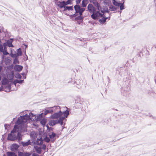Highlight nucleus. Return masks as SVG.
Wrapping results in <instances>:
<instances>
[{
  "label": "nucleus",
  "mask_w": 156,
  "mask_h": 156,
  "mask_svg": "<svg viewBox=\"0 0 156 156\" xmlns=\"http://www.w3.org/2000/svg\"><path fill=\"white\" fill-rule=\"evenodd\" d=\"M74 9L75 11L74 14L71 15L70 16V19H72L73 17H76L79 14H83V12L85 11V9L80 6L79 5H76L74 6Z\"/></svg>",
  "instance_id": "nucleus-1"
},
{
  "label": "nucleus",
  "mask_w": 156,
  "mask_h": 156,
  "mask_svg": "<svg viewBox=\"0 0 156 156\" xmlns=\"http://www.w3.org/2000/svg\"><path fill=\"white\" fill-rule=\"evenodd\" d=\"M70 81H69L68 83H71L74 84L76 87L78 89H80L83 86L82 80L80 79L77 80H75L74 78L70 79Z\"/></svg>",
  "instance_id": "nucleus-2"
},
{
  "label": "nucleus",
  "mask_w": 156,
  "mask_h": 156,
  "mask_svg": "<svg viewBox=\"0 0 156 156\" xmlns=\"http://www.w3.org/2000/svg\"><path fill=\"white\" fill-rule=\"evenodd\" d=\"M100 10H96L92 13L91 15V18L94 20H98L100 17L103 16V14H102V13L100 12Z\"/></svg>",
  "instance_id": "nucleus-3"
},
{
  "label": "nucleus",
  "mask_w": 156,
  "mask_h": 156,
  "mask_svg": "<svg viewBox=\"0 0 156 156\" xmlns=\"http://www.w3.org/2000/svg\"><path fill=\"white\" fill-rule=\"evenodd\" d=\"M60 107L58 106H55L54 107H52L50 108H48V109H46L44 111V115L45 116L48 113H52V112H55V110L56 109H59Z\"/></svg>",
  "instance_id": "nucleus-4"
},
{
  "label": "nucleus",
  "mask_w": 156,
  "mask_h": 156,
  "mask_svg": "<svg viewBox=\"0 0 156 156\" xmlns=\"http://www.w3.org/2000/svg\"><path fill=\"white\" fill-rule=\"evenodd\" d=\"M112 2L115 6L120 7V10H122L125 9L124 2L121 3L120 1H117V0H112Z\"/></svg>",
  "instance_id": "nucleus-5"
},
{
  "label": "nucleus",
  "mask_w": 156,
  "mask_h": 156,
  "mask_svg": "<svg viewBox=\"0 0 156 156\" xmlns=\"http://www.w3.org/2000/svg\"><path fill=\"white\" fill-rule=\"evenodd\" d=\"M62 114V112L60 110L58 112L54 113L50 117L53 119H58L61 117Z\"/></svg>",
  "instance_id": "nucleus-6"
},
{
  "label": "nucleus",
  "mask_w": 156,
  "mask_h": 156,
  "mask_svg": "<svg viewBox=\"0 0 156 156\" xmlns=\"http://www.w3.org/2000/svg\"><path fill=\"white\" fill-rule=\"evenodd\" d=\"M7 139L10 141H15L17 139L16 135L12 133H9L8 135Z\"/></svg>",
  "instance_id": "nucleus-7"
},
{
  "label": "nucleus",
  "mask_w": 156,
  "mask_h": 156,
  "mask_svg": "<svg viewBox=\"0 0 156 156\" xmlns=\"http://www.w3.org/2000/svg\"><path fill=\"white\" fill-rule=\"evenodd\" d=\"M87 9L88 11L91 14L96 10L95 7L91 4H89L87 6Z\"/></svg>",
  "instance_id": "nucleus-8"
},
{
  "label": "nucleus",
  "mask_w": 156,
  "mask_h": 156,
  "mask_svg": "<svg viewBox=\"0 0 156 156\" xmlns=\"http://www.w3.org/2000/svg\"><path fill=\"white\" fill-rule=\"evenodd\" d=\"M79 14V16H77L74 18H73H73L71 19L72 20L74 21H76L77 22L83 20V17L82 16L83 14Z\"/></svg>",
  "instance_id": "nucleus-9"
},
{
  "label": "nucleus",
  "mask_w": 156,
  "mask_h": 156,
  "mask_svg": "<svg viewBox=\"0 0 156 156\" xmlns=\"http://www.w3.org/2000/svg\"><path fill=\"white\" fill-rule=\"evenodd\" d=\"M56 4L59 7L61 8H64V9L65 6H66V5L65 4V1H63L62 2L59 1L57 2Z\"/></svg>",
  "instance_id": "nucleus-10"
},
{
  "label": "nucleus",
  "mask_w": 156,
  "mask_h": 156,
  "mask_svg": "<svg viewBox=\"0 0 156 156\" xmlns=\"http://www.w3.org/2000/svg\"><path fill=\"white\" fill-rule=\"evenodd\" d=\"M19 147V145L16 143L12 144L10 146V150L12 151L17 150Z\"/></svg>",
  "instance_id": "nucleus-11"
},
{
  "label": "nucleus",
  "mask_w": 156,
  "mask_h": 156,
  "mask_svg": "<svg viewBox=\"0 0 156 156\" xmlns=\"http://www.w3.org/2000/svg\"><path fill=\"white\" fill-rule=\"evenodd\" d=\"M48 136L52 142H53L55 141V139L54 138L56 136V134L55 133L52 132L51 134H49Z\"/></svg>",
  "instance_id": "nucleus-12"
},
{
  "label": "nucleus",
  "mask_w": 156,
  "mask_h": 156,
  "mask_svg": "<svg viewBox=\"0 0 156 156\" xmlns=\"http://www.w3.org/2000/svg\"><path fill=\"white\" fill-rule=\"evenodd\" d=\"M23 68V66H21L16 64L14 66V69L16 71L20 72L22 70Z\"/></svg>",
  "instance_id": "nucleus-13"
},
{
  "label": "nucleus",
  "mask_w": 156,
  "mask_h": 156,
  "mask_svg": "<svg viewBox=\"0 0 156 156\" xmlns=\"http://www.w3.org/2000/svg\"><path fill=\"white\" fill-rule=\"evenodd\" d=\"M30 115L27 114L25 115L21 116V117L23 118L24 120V122H27V120H29L30 119L32 120L31 118H30Z\"/></svg>",
  "instance_id": "nucleus-14"
},
{
  "label": "nucleus",
  "mask_w": 156,
  "mask_h": 156,
  "mask_svg": "<svg viewBox=\"0 0 156 156\" xmlns=\"http://www.w3.org/2000/svg\"><path fill=\"white\" fill-rule=\"evenodd\" d=\"M100 11L103 13H105L106 12L109 13L110 12V11L108 10V8L107 7H105L103 9L101 7V10H100Z\"/></svg>",
  "instance_id": "nucleus-15"
},
{
  "label": "nucleus",
  "mask_w": 156,
  "mask_h": 156,
  "mask_svg": "<svg viewBox=\"0 0 156 156\" xmlns=\"http://www.w3.org/2000/svg\"><path fill=\"white\" fill-rule=\"evenodd\" d=\"M21 144L23 147H25L31 144V142L30 140H29L27 142L22 141Z\"/></svg>",
  "instance_id": "nucleus-16"
},
{
  "label": "nucleus",
  "mask_w": 156,
  "mask_h": 156,
  "mask_svg": "<svg viewBox=\"0 0 156 156\" xmlns=\"http://www.w3.org/2000/svg\"><path fill=\"white\" fill-rule=\"evenodd\" d=\"M127 89L126 90H125V89H124V91L122 92V94H123V96H125L126 97H127L128 95V94H129V92L130 90V88L128 87H127Z\"/></svg>",
  "instance_id": "nucleus-17"
},
{
  "label": "nucleus",
  "mask_w": 156,
  "mask_h": 156,
  "mask_svg": "<svg viewBox=\"0 0 156 156\" xmlns=\"http://www.w3.org/2000/svg\"><path fill=\"white\" fill-rule=\"evenodd\" d=\"M13 41V39L12 38H11L7 41L6 43H7V46H8L9 47H13V46L12 44Z\"/></svg>",
  "instance_id": "nucleus-18"
},
{
  "label": "nucleus",
  "mask_w": 156,
  "mask_h": 156,
  "mask_svg": "<svg viewBox=\"0 0 156 156\" xmlns=\"http://www.w3.org/2000/svg\"><path fill=\"white\" fill-rule=\"evenodd\" d=\"M109 10L112 11H116L117 9L119 8L116 7H115L112 5H109Z\"/></svg>",
  "instance_id": "nucleus-19"
},
{
  "label": "nucleus",
  "mask_w": 156,
  "mask_h": 156,
  "mask_svg": "<svg viewBox=\"0 0 156 156\" xmlns=\"http://www.w3.org/2000/svg\"><path fill=\"white\" fill-rule=\"evenodd\" d=\"M88 3L89 2L88 0H83L81 3L82 7L83 8L86 7Z\"/></svg>",
  "instance_id": "nucleus-20"
},
{
  "label": "nucleus",
  "mask_w": 156,
  "mask_h": 156,
  "mask_svg": "<svg viewBox=\"0 0 156 156\" xmlns=\"http://www.w3.org/2000/svg\"><path fill=\"white\" fill-rule=\"evenodd\" d=\"M24 81L23 80H17V79H16L13 82V83L16 86V83H19L20 84H21L23 83Z\"/></svg>",
  "instance_id": "nucleus-21"
},
{
  "label": "nucleus",
  "mask_w": 156,
  "mask_h": 156,
  "mask_svg": "<svg viewBox=\"0 0 156 156\" xmlns=\"http://www.w3.org/2000/svg\"><path fill=\"white\" fill-rule=\"evenodd\" d=\"M73 6H66V5L65 6V7L64 9V10H63V11H65L67 10H68L69 11L70 10H73Z\"/></svg>",
  "instance_id": "nucleus-22"
},
{
  "label": "nucleus",
  "mask_w": 156,
  "mask_h": 156,
  "mask_svg": "<svg viewBox=\"0 0 156 156\" xmlns=\"http://www.w3.org/2000/svg\"><path fill=\"white\" fill-rule=\"evenodd\" d=\"M6 154L7 156H17V155L13 151L7 152Z\"/></svg>",
  "instance_id": "nucleus-23"
},
{
  "label": "nucleus",
  "mask_w": 156,
  "mask_h": 156,
  "mask_svg": "<svg viewBox=\"0 0 156 156\" xmlns=\"http://www.w3.org/2000/svg\"><path fill=\"white\" fill-rule=\"evenodd\" d=\"M11 61V58L9 57H7L5 59L4 62L6 65H9Z\"/></svg>",
  "instance_id": "nucleus-24"
},
{
  "label": "nucleus",
  "mask_w": 156,
  "mask_h": 156,
  "mask_svg": "<svg viewBox=\"0 0 156 156\" xmlns=\"http://www.w3.org/2000/svg\"><path fill=\"white\" fill-rule=\"evenodd\" d=\"M34 148L35 149L36 152L39 154H41V148L40 147L36 146L34 147Z\"/></svg>",
  "instance_id": "nucleus-25"
},
{
  "label": "nucleus",
  "mask_w": 156,
  "mask_h": 156,
  "mask_svg": "<svg viewBox=\"0 0 156 156\" xmlns=\"http://www.w3.org/2000/svg\"><path fill=\"white\" fill-rule=\"evenodd\" d=\"M37 134L35 132H32L30 134L31 137L33 139H35L37 137Z\"/></svg>",
  "instance_id": "nucleus-26"
},
{
  "label": "nucleus",
  "mask_w": 156,
  "mask_h": 156,
  "mask_svg": "<svg viewBox=\"0 0 156 156\" xmlns=\"http://www.w3.org/2000/svg\"><path fill=\"white\" fill-rule=\"evenodd\" d=\"M23 122H25L23 118L21 117V118H18L16 122V123L18 125H20Z\"/></svg>",
  "instance_id": "nucleus-27"
},
{
  "label": "nucleus",
  "mask_w": 156,
  "mask_h": 156,
  "mask_svg": "<svg viewBox=\"0 0 156 156\" xmlns=\"http://www.w3.org/2000/svg\"><path fill=\"white\" fill-rule=\"evenodd\" d=\"M9 82L8 80L6 78H4L2 81V83L3 85H6Z\"/></svg>",
  "instance_id": "nucleus-28"
},
{
  "label": "nucleus",
  "mask_w": 156,
  "mask_h": 156,
  "mask_svg": "<svg viewBox=\"0 0 156 156\" xmlns=\"http://www.w3.org/2000/svg\"><path fill=\"white\" fill-rule=\"evenodd\" d=\"M44 115L43 113L42 112L40 114H39L36 118V120L37 121H40L43 118V115Z\"/></svg>",
  "instance_id": "nucleus-29"
},
{
  "label": "nucleus",
  "mask_w": 156,
  "mask_h": 156,
  "mask_svg": "<svg viewBox=\"0 0 156 156\" xmlns=\"http://www.w3.org/2000/svg\"><path fill=\"white\" fill-rule=\"evenodd\" d=\"M47 119L45 118H43L41 119L40 121L41 124L43 126H45L46 122H47Z\"/></svg>",
  "instance_id": "nucleus-30"
},
{
  "label": "nucleus",
  "mask_w": 156,
  "mask_h": 156,
  "mask_svg": "<svg viewBox=\"0 0 156 156\" xmlns=\"http://www.w3.org/2000/svg\"><path fill=\"white\" fill-rule=\"evenodd\" d=\"M93 4L97 8L98 10L101 9V7L99 3L97 2V1L94 3Z\"/></svg>",
  "instance_id": "nucleus-31"
},
{
  "label": "nucleus",
  "mask_w": 156,
  "mask_h": 156,
  "mask_svg": "<svg viewBox=\"0 0 156 156\" xmlns=\"http://www.w3.org/2000/svg\"><path fill=\"white\" fill-rule=\"evenodd\" d=\"M17 53L16 54V56H21L22 55V52L20 48H19L17 50Z\"/></svg>",
  "instance_id": "nucleus-32"
},
{
  "label": "nucleus",
  "mask_w": 156,
  "mask_h": 156,
  "mask_svg": "<svg viewBox=\"0 0 156 156\" xmlns=\"http://www.w3.org/2000/svg\"><path fill=\"white\" fill-rule=\"evenodd\" d=\"M65 119V117L64 116H62L59 118V122L61 126L63 124V120Z\"/></svg>",
  "instance_id": "nucleus-33"
},
{
  "label": "nucleus",
  "mask_w": 156,
  "mask_h": 156,
  "mask_svg": "<svg viewBox=\"0 0 156 156\" xmlns=\"http://www.w3.org/2000/svg\"><path fill=\"white\" fill-rule=\"evenodd\" d=\"M106 21V18L105 17H102L101 19H99V22L101 24H104Z\"/></svg>",
  "instance_id": "nucleus-34"
},
{
  "label": "nucleus",
  "mask_w": 156,
  "mask_h": 156,
  "mask_svg": "<svg viewBox=\"0 0 156 156\" xmlns=\"http://www.w3.org/2000/svg\"><path fill=\"white\" fill-rule=\"evenodd\" d=\"M62 113L64 114L65 117L66 118H67L68 116L69 115V112L68 110H66L63 112Z\"/></svg>",
  "instance_id": "nucleus-35"
},
{
  "label": "nucleus",
  "mask_w": 156,
  "mask_h": 156,
  "mask_svg": "<svg viewBox=\"0 0 156 156\" xmlns=\"http://www.w3.org/2000/svg\"><path fill=\"white\" fill-rule=\"evenodd\" d=\"M14 76L17 79H21L22 78L21 76L18 73H15Z\"/></svg>",
  "instance_id": "nucleus-36"
},
{
  "label": "nucleus",
  "mask_w": 156,
  "mask_h": 156,
  "mask_svg": "<svg viewBox=\"0 0 156 156\" xmlns=\"http://www.w3.org/2000/svg\"><path fill=\"white\" fill-rule=\"evenodd\" d=\"M13 63L14 64H19V62L18 60V58L17 56H16L14 59Z\"/></svg>",
  "instance_id": "nucleus-37"
},
{
  "label": "nucleus",
  "mask_w": 156,
  "mask_h": 156,
  "mask_svg": "<svg viewBox=\"0 0 156 156\" xmlns=\"http://www.w3.org/2000/svg\"><path fill=\"white\" fill-rule=\"evenodd\" d=\"M44 140L47 143H49L50 141V139L49 137H48L47 136H46L44 138Z\"/></svg>",
  "instance_id": "nucleus-38"
},
{
  "label": "nucleus",
  "mask_w": 156,
  "mask_h": 156,
  "mask_svg": "<svg viewBox=\"0 0 156 156\" xmlns=\"http://www.w3.org/2000/svg\"><path fill=\"white\" fill-rule=\"evenodd\" d=\"M17 139L19 141H20L22 140L21 136V133L19 132H18L17 134Z\"/></svg>",
  "instance_id": "nucleus-39"
},
{
  "label": "nucleus",
  "mask_w": 156,
  "mask_h": 156,
  "mask_svg": "<svg viewBox=\"0 0 156 156\" xmlns=\"http://www.w3.org/2000/svg\"><path fill=\"white\" fill-rule=\"evenodd\" d=\"M73 0H67L66 2H65L66 5H71L72 4V2Z\"/></svg>",
  "instance_id": "nucleus-40"
},
{
  "label": "nucleus",
  "mask_w": 156,
  "mask_h": 156,
  "mask_svg": "<svg viewBox=\"0 0 156 156\" xmlns=\"http://www.w3.org/2000/svg\"><path fill=\"white\" fill-rule=\"evenodd\" d=\"M48 124L51 126H53L55 125L54 120L49 121L48 122Z\"/></svg>",
  "instance_id": "nucleus-41"
},
{
  "label": "nucleus",
  "mask_w": 156,
  "mask_h": 156,
  "mask_svg": "<svg viewBox=\"0 0 156 156\" xmlns=\"http://www.w3.org/2000/svg\"><path fill=\"white\" fill-rule=\"evenodd\" d=\"M28 115L30 116V118H31L32 119V117H35V118H34L35 120H36V117L35 115L33 113H32L31 112H30Z\"/></svg>",
  "instance_id": "nucleus-42"
},
{
  "label": "nucleus",
  "mask_w": 156,
  "mask_h": 156,
  "mask_svg": "<svg viewBox=\"0 0 156 156\" xmlns=\"http://www.w3.org/2000/svg\"><path fill=\"white\" fill-rule=\"evenodd\" d=\"M18 156H24V153H23L22 152L20 151L18 152Z\"/></svg>",
  "instance_id": "nucleus-43"
},
{
  "label": "nucleus",
  "mask_w": 156,
  "mask_h": 156,
  "mask_svg": "<svg viewBox=\"0 0 156 156\" xmlns=\"http://www.w3.org/2000/svg\"><path fill=\"white\" fill-rule=\"evenodd\" d=\"M28 70L27 69H26V72H23L21 73L23 77H24V76L26 75L28 73Z\"/></svg>",
  "instance_id": "nucleus-44"
},
{
  "label": "nucleus",
  "mask_w": 156,
  "mask_h": 156,
  "mask_svg": "<svg viewBox=\"0 0 156 156\" xmlns=\"http://www.w3.org/2000/svg\"><path fill=\"white\" fill-rule=\"evenodd\" d=\"M41 137L40 138H37L36 141V144L37 145H38V144H39V141H40L41 140Z\"/></svg>",
  "instance_id": "nucleus-45"
},
{
  "label": "nucleus",
  "mask_w": 156,
  "mask_h": 156,
  "mask_svg": "<svg viewBox=\"0 0 156 156\" xmlns=\"http://www.w3.org/2000/svg\"><path fill=\"white\" fill-rule=\"evenodd\" d=\"M3 52V54L5 55H7L9 54V53L6 50H3V52Z\"/></svg>",
  "instance_id": "nucleus-46"
},
{
  "label": "nucleus",
  "mask_w": 156,
  "mask_h": 156,
  "mask_svg": "<svg viewBox=\"0 0 156 156\" xmlns=\"http://www.w3.org/2000/svg\"><path fill=\"white\" fill-rule=\"evenodd\" d=\"M10 55H11V57L12 58H14V57L16 58V54H13L12 53H11L10 54Z\"/></svg>",
  "instance_id": "nucleus-47"
},
{
  "label": "nucleus",
  "mask_w": 156,
  "mask_h": 156,
  "mask_svg": "<svg viewBox=\"0 0 156 156\" xmlns=\"http://www.w3.org/2000/svg\"><path fill=\"white\" fill-rule=\"evenodd\" d=\"M43 141L44 140H43L41 138V139L40 140V142H39V144H38V145H41L43 143Z\"/></svg>",
  "instance_id": "nucleus-48"
},
{
  "label": "nucleus",
  "mask_w": 156,
  "mask_h": 156,
  "mask_svg": "<svg viewBox=\"0 0 156 156\" xmlns=\"http://www.w3.org/2000/svg\"><path fill=\"white\" fill-rule=\"evenodd\" d=\"M3 51V47L2 44L0 45V51L2 52Z\"/></svg>",
  "instance_id": "nucleus-49"
},
{
  "label": "nucleus",
  "mask_w": 156,
  "mask_h": 156,
  "mask_svg": "<svg viewBox=\"0 0 156 156\" xmlns=\"http://www.w3.org/2000/svg\"><path fill=\"white\" fill-rule=\"evenodd\" d=\"M17 131V130L13 128L11 131V133L14 134V133H16Z\"/></svg>",
  "instance_id": "nucleus-50"
},
{
  "label": "nucleus",
  "mask_w": 156,
  "mask_h": 156,
  "mask_svg": "<svg viewBox=\"0 0 156 156\" xmlns=\"http://www.w3.org/2000/svg\"><path fill=\"white\" fill-rule=\"evenodd\" d=\"M31 154L29 153L26 152L24 153V156H30Z\"/></svg>",
  "instance_id": "nucleus-51"
},
{
  "label": "nucleus",
  "mask_w": 156,
  "mask_h": 156,
  "mask_svg": "<svg viewBox=\"0 0 156 156\" xmlns=\"http://www.w3.org/2000/svg\"><path fill=\"white\" fill-rule=\"evenodd\" d=\"M81 0H76V5H79L80 2Z\"/></svg>",
  "instance_id": "nucleus-52"
},
{
  "label": "nucleus",
  "mask_w": 156,
  "mask_h": 156,
  "mask_svg": "<svg viewBox=\"0 0 156 156\" xmlns=\"http://www.w3.org/2000/svg\"><path fill=\"white\" fill-rule=\"evenodd\" d=\"M54 121L55 123V125L59 123V119L58 120H54Z\"/></svg>",
  "instance_id": "nucleus-53"
},
{
  "label": "nucleus",
  "mask_w": 156,
  "mask_h": 156,
  "mask_svg": "<svg viewBox=\"0 0 156 156\" xmlns=\"http://www.w3.org/2000/svg\"><path fill=\"white\" fill-rule=\"evenodd\" d=\"M46 145L44 144H43L42 145V148L43 150H45V149H46Z\"/></svg>",
  "instance_id": "nucleus-54"
},
{
  "label": "nucleus",
  "mask_w": 156,
  "mask_h": 156,
  "mask_svg": "<svg viewBox=\"0 0 156 156\" xmlns=\"http://www.w3.org/2000/svg\"><path fill=\"white\" fill-rule=\"evenodd\" d=\"M119 105H124V103H123V102H122L121 101H119Z\"/></svg>",
  "instance_id": "nucleus-55"
},
{
  "label": "nucleus",
  "mask_w": 156,
  "mask_h": 156,
  "mask_svg": "<svg viewBox=\"0 0 156 156\" xmlns=\"http://www.w3.org/2000/svg\"><path fill=\"white\" fill-rule=\"evenodd\" d=\"M90 2V3H92L93 4L95 2H96L97 0H89Z\"/></svg>",
  "instance_id": "nucleus-56"
},
{
  "label": "nucleus",
  "mask_w": 156,
  "mask_h": 156,
  "mask_svg": "<svg viewBox=\"0 0 156 156\" xmlns=\"http://www.w3.org/2000/svg\"><path fill=\"white\" fill-rule=\"evenodd\" d=\"M32 156H39V155L35 153H33L32 154Z\"/></svg>",
  "instance_id": "nucleus-57"
},
{
  "label": "nucleus",
  "mask_w": 156,
  "mask_h": 156,
  "mask_svg": "<svg viewBox=\"0 0 156 156\" xmlns=\"http://www.w3.org/2000/svg\"><path fill=\"white\" fill-rule=\"evenodd\" d=\"M7 88L9 89H10L11 88V86L9 84H8L7 86Z\"/></svg>",
  "instance_id": "nucleus-58"
},
{
  "label": "nucleus",
  "mask_w": 156,
  "mask_h": 156,
  "mask_svg": "<svg viewBox=\"0 0 156 156\" xmlns=\"http://www.w3.org/2000/svg\"><path fill=\"white\" fill-rule=\"evenodd\" d=\"M14 128L15 129H16L17 130V129H18V126H17L16 125H14Z\"/></svg>",
  "instance_id": "nucleus-59"
},
{
  "label": "nucleus",
  "mask_w": 156,
  "mask_h": 156,
  "mask_svg": "<svg viewBox=\"0 0 156 156\" xmlns=\"http://www.w3.org/2000/svg\"><path fill=\"white\" fill-rule=\"evenodd\" d=\"M3 46L4 47V48L5 49V47L7 45V43L6 42H5V43H3Z\"/></svg>",
  "instance_id": "nucleus-60"
},
{
  "label": "nucleus",
  "mask_w": 156,
  "mask_h": 156,
  "mask_svg": "<svg viewBox=\"0 0 156 156\" xmlns=\"http://www.w3.org/2000/svg\"><path fill=\"white\" fill-rule=\"evenodd\" d=\"M48 131H53V128L52 127H50L49 129H48Z\"/></svg>",
  "instance_id": "nucleus-61"
},
{
  "label": "nucleus",
  "mask_w": 156,
  "mask_h": 156,
  "mask_svg": "<svg viewBox=\"0 0 156 156\" xmlns=\"http://www.w3.org/2000/svg\"><path fill=\"white\" fill-rule=\"evenodd\" d=\"M65 12H64V13L67 16H70V15H69V14H68L67 12H66V11H64Z\"/></svg>",
  "instance_id": "nucleus-62"
},
{
  "label": "nucleus",
  "mask_w": 156,
  "mask_h": 156,
  "mask_svg": "<svg viewBox=\"0 0 156 156\" xmlns=\"http://www.w3.org/2000/svg\"><path fill=\"white\" fill-rule=\"evenodd\" d=\"M9 125H7L6 124H5L4 125V126L5 127V129H6L7 128V127H8V126Z\"/></svg>",
  "instance_id": "nucleus-63"
},
{
  "label": "nucleus",
  "mask_w": 156,
  "mask_h": 156,
  "mask_svg": "<svg viewBox=\"0 0 156 156\" xmlns=\"http://www.w3.org/2000/svg\"><path fill=\"white\" fill-rule=\"evenodd\" d=\"M105 18H106V20L107 19H108V20H110V16H109L108 17H105Z\"/></svg>",
  "instance_id": "nucleus-64"
}]
</instances>
